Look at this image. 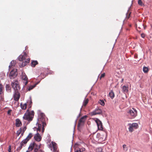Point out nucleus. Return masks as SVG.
<instances>
[{"mask_svg":"<svg viewBox=\"0 0 152 152\" xmlns=\"http://www.w3.org/2000/svg\"><path fill=\"white\" fill-rule=\"evenodd\" d=\"M27 57L26 54L24 52L20 55L18 57L19 61H22L21 64H20V67H23L25 66L29 62V58H26Z\"/></svg>","mask_w":152,"mask_h":152,"instance_id":"1","label":"nucleus"},{"mask_svg":"<svg viewBox=\"0 0 152 152\" xmlns=\"http://www.w3.org/2000/svg\"><path fill=\"white\" fill-rule=\"evenodd\" d=\"M34 112L33 111L29 112L28 110H27L24 114L23 118V119L31 121L32 120L34 116Z\"/></svg>","mask_w":152,"mask_h":152,"instance_id":"2","label":"nucleus"},{"mask_svg":"<svg viewBox=\"0 0 152 152\" xmlns=\"http://www.w3.org/2000/svg\"><path fill=\"white\" fill-rule=\"evenodd\" d=\"M39 118L38 119L39 121H41L42 124V132L43 133L44 131V127L46 126V124L45 121V116L43 113H41L39 115Z\"/></svg>","mask_w":152,"mask_h":152,"instance_id":"3","label":"nucleus"},{"mask_svg":"<svg viewBox=\"0 0 152 152\" xmlns=\"http://www.w3.org/2000/svg\"><path fill=\"white\" fill-rule=\"evenodd\" d=\"M11 85L15 91H18L20 89L18 82L17 80H14L12 82Z\"/></svg>","mask_w":152,"mask_h":152,"instance_id":"4","label":"nucleus"},{"mask_svg":"<svg viewBox=\"0 0 152 152\" xmlns=\"http://www.w3.org/2000/svg\"><path fill=\"white\" fill-rule=\"evenodd\" d=\"M128 113L132 118H135L137 115V111L134 108L129 110Z\"/></svg>","mask_w":152,"mask_h":152,"instance_id":"5","label":"nucleus"},{"mask_svg":"<svg viewBox=\"0 0 152 152\" xmlns=\"http://www.w3.org/2000/svg\"><path fill=\"white\" fill-rule=\"evenodd\" d=\"M17 75V72L16 69L12 70L10 72L9 77L11 79H13Z\"/></svg>","mask_w":152,"mask_h":152,"instance_id":"6","label":"nucleus"},{"mask_svg":"<svg viewBox=\"0 0 152 152\" xmlns=\"http://www.w3.org/2000/svg\"><path fill=\"white\" fill-rule=\"evenodd\" d=\"M49 148L51 151L55 152L56 151L57 148L56 144L53 142H52L49 145Z\"/></svg>","mask_w":152,"mask_h":152,"instance_id":"7","label":"nucleus"},{"mask_svg":"<svg viewBox=\"0 0 152 152\" xmlns=\"http://www.w3.org/2000/svg\"><path fill=\"white\" fill-rule=\"evenodd\" d=\"M96 122L97 124L98 129L102 130L103 129L102 123V122L98 119H96Z\"/></svg>","mask_w":152,"mask_h":152,"instance_id":"8","label":"nucleus"},{"mask_svg":"<svg viewBox=\"0 0 152 152\" xmlns=\"http://www.w3.org/2000/svg\"><path fill=\"white\" fill-rule=\"evenodd\" d=\"M87 117V116L86 115H85L80 118L78 123V126H80L83 125Z\"/></svg>","mask_w":152,"mask_h":152,"instance_id":"9","label":"nucleus"},{"mask_svg":"<svg viewBox=\"0 0 152 152\" xmlns=\"http://www.w3.org/2000/svg\"><path fill=\"white\" fill-rule=\"evenodd\" d=\"M102 111L101 109L98 107L96 108L95 110L92 112L91 114L93 115L97 114H100L102 113Z\"/></svg>","mask_w":152,"mask_h":152,"instance_id":"10","label":"nucleus"},{"mask_svg":"<svg viewBox=\"0 0 152 152\" xmlns=\"http://www.w3.org/2000/svg\"><path fill=\"white\" fill-rule=\"evenodd\" d=\"M20 94L18 92V91H15V93L14 95V100L16 101H17L19 99L20 97Z\"/></svg>","mask_w":152,"mask_h":152,"instance_id":"11","label":"nucleus"},{"mask_svg":"<svg viewBox=\"0 0 152 152\" xmlns=\"http://www.w3.org/2000/svg\"><path fill=\"white\" fill-rule=\"evenodd\" d=\"M22 78L23 80V83L24 84V86H26L28 83L27 76L25 74H23Z\"/></svg>","mask_w":152,"mask_h":152,"instance_id":"12","label":"nucleus"},{"mask_svg":"<svg viewBox=\"0 0 152 152\" xmlns=\"http://www.w3.org/2000/svg\"><path fill=\"white\" fill-rule=\"evenodd\" d=\"M34 138L35 140L38 142L40 141L41 140V137L40 134L38 133L35 135Z\"/></svg>","mask_w":152,"mask_h":152,"instance_id":"13","label":"nucleus"},{"mask_svg":"<svg viewBox=\"0 0 152 152\" xmlns=\"http://www.w3.org/2000/svg\"><path fill=\"white\" fill-rule=\"evenodd\" d=\"M22 125L19 119H17L16 120V125L17 127H19Z\"/></svg>","mask_w":152,"mask_h":152,"instance_id":"14","label":"nucleus"},{"mask_svg":"<svg viewBox=\"0 0 152 152\" xmlns=\"http://www.w3.org/2000/svg\"><path fill=\"white\" fill-rule=\"evenodd\" d=\"M122 89L124 93H126L128 92V87H127L125 86H124L122 87Z\"/></svg>","mask_w":152,"mask_h":152,"instance_id":"15","label":"nucleus"},{"mask_svg":"<svg viewBox=\"0 0 152 152\" xmlns=\"http://www.w3.org/2000/svg\"><path fill=\"white\" fill-rule=\"evenodd\" d=\"M109 95L110 98L112 99L114 98L115 96L114 93L113 91H111L110 92H109Z\"/></svg>","mask_w":152,"mask_h":152,"instance_id":"16","label":"nucleus"},{"mask_svg":"<svg viewBox=\"0 0 152 152\" xmlns=\"http://www.w3.org/2000/svg\"><path fill=\"white\" fill-rule=\"evenodd\" d=\"M20 106L21 109L23 110H25L26 108V103H25L23 104L22 103L20 104Z\"/></svg>","mask_w":152,"mask_h":152,"instance_id":"17","label":"nucleus"},{"mask_svg":"<svg viewBox=\"0 0 152 152\" xmlns=\"http://www.w3.org/2000/svg\"><path fill=\"white\" fill-rule=\"evenodd\" d=\"M28 141L26 139L23 140L20 143V145L23 146L26 144Z\"/></svg>","mask_w":152,"mask_h":152,"instance_id":"18","label":"nucleus"},{"mask_svg":"<svg viewBox=\"0 0 152 152\" xmlns=\"http://www.w3.org/2000/svg\"><path fill=\"white\" fill-rule=\"evenodd\" d=\"M16 64V62L15 61H12L10 62V64L9 66V68H10V67L12 66H14Z\"/></svg>","mask_w":152,"mask_h":152,"instance_id":"19","label":"nucleus"},{"mask_svg":"<svg viewBox=\"0 0 152 152\" xmlns=\"http://www.w3.org/2000/svg\"><path fill=\"white\" fill-rule=\"evenodd\" d=\"M6 90L8 92H10L11 91V88L8 85H6Z\"/></svg>","mask_w":152,"mask_h":152,"instance_id":"20","label":"nucleus"},{"mask_svg":"<svg viewBox=\"0 0 152 152\" xmlns=\"http://www.w3.org/2000/svg\"><path fill=\"white\" fill-rule=\"evenodd\" d=\"M37 64L38 62L37 61H33L31 62V66L34 67Z\"/></svg>","mask_w":152,"mask_h":152,"instance_id":"21","label":"nucleus"},{"mask_svg":"<svg viewBox=\"0 0 152 152\" xmlns=\"http://www.w3.org/2000/svg\"><path fill=\"white\" fill-rule=\"evenodd\" d=\"M37 124H38V127L37 129V131H39L40 132L42 128V125L41 124H38V122L37 123Z\"/></svg>","mask_w":152,"mask_h":152,"instance_id":"22","label":"nucleus"},{"mask_svg":"<svg viewBox=\"0 0 152 152\" xmlns=\"http://www.w3.org/2000/svg\"><path fill=\"white\" fill-rule=\"evenodd\" d=\"M32 136V134L30 133L26 139L28 141L31 138Z\"/></svg>","mask_w":152,"mask_h":152,"instance_id":"23","label":"nucleus"},{"mask_svg":"<svg viewBox=\"0 0 152 152\" xmlns=\"http://www.w3.org/2000/svg\"><path fill=\"white\" fill-rule=\"evenodd\" d=\"M143 71L145 73H147L148 71V68L147 67H143Z\"/></svg>","mask_w":152,"mask_h":152,"instance_id":"24","label":"nucleus"},{"mask_svg":"<svg viewBox=\"0 0 152 152\" xmlns=\"http://www.w3.org/2000/svg\"><path fill=\"white\" fill-rule=\"evenodd\" d=\"M131 125L135 129L137 128L138 127V125L136 123H133L132 124H131Z\"/></svg>","mask_w":152,"mask_h":152,"instance_id":"25","label":"nucleus"},{"mask_svg":"<svg viewBox=\"0 0 152 152\" xmlns=\"http://www.w3.org/2000/svg\"><path fill=\"white\" fill-rule=\"evenodd\" d=\"M99 103L102 106H104L105 104V103L103 100H99Z\"/></svg>","mask_w":152,"mask_h":152,"instance_id":"26","label":"nucleus"},{"mask_svg":"<svg viewBox=\"0 0 152 152\" xmlns=\"http://www.w3.org/2000/svg\"><path fill=\"white\" fill-rule=\"evenodd\" d=\"M88 102V99H85L83 101V105L84 106H86Z\"/></svg>","mask_w":152,"mask_h":152,"instance_id":"27","label":"nucleus"},{"mask_svg":"<svg viewBox=\"0 0 152 152\" xmlns=\"http://www.w3.org/2000/svg\"><path fill=\"white\" fill-rule=\"evenodd\" d=\"M132 126L131 124H129V129L130 132H132L133 131V129Z\"/></svg>","mask_w":152,"mask_h":152,"instance_id":"28","label":"nucleus"},{"mask_svg":"<svg viewBox=\"0 0 152 152\" xmlns=\"http://www.w3.org/2000/svg\"><path fill=\"white\" fill-rule=\"evenodd\" d=\"M3 86L1 84H0V94H1L3 93Z\"/></svg>","mask_w":152,"mask_h":152,"instance_id":"29","label":"nucleus"},{"mask_svg":"<svg viewBox=\"0 0 152 152\" xmlns=\"http://www.w3.org/2000/svg\"><path fill=\"white\" fill-rule=\"evenodd\" d=\"M123 147L124 150L125 151H127L128 148L126 145H123Z\"/></svg>","mask_w":152,"mask_h":152,"instance_id":"30","label":"nucleus"},{"mask_svg":"<svg viewBox=\"0 0 152 152\" xmlns=\"http://www.w3.org/2000/svg\"><path fill=\"white\" fill-rule=\"evenodd\" d=\"M36 84L34 85V86H31L28 87V91H30V90L34 88L36 86Z\"/></svg>","mask_w":152,"mask_h":152,"instance_id":"31","label":"nucleus"},{"mask_svg":"<svg viewBox=\"0 0 152 152\" xmlns=\"http://www.w3.org/2000/svg\"><path fill=\"white\" fill-rule=\"evenodd\" d=\"M96 151L97 152H101L102 150V148L101 147L98 148L96 149Z\"/></svg>","mask_w":152,"mask_h":152,"instance_id":"32","label":"nucleus"},{"mask_svg":"<svg viewBox=\"0 0 152 152\" xmlns=\"http://www.w3.org/2000/svg\"><path fill=\"white\" fill-rule=\"evenodd\" d=\"M138 4L142 6L144 5L141 0H138Z\"/></svg>","mask_w":152,"mask_h":152,"instance_id":"33","label":"nucleus"},{"mask_svg":"<svg viewBox=\"0 0 152 152\" xmlns=\"http://www.w3.org/2000/svg\"><path fill=\"white\" fill-rule=\"evenodd\" d=\"M33 148H34L33 145H30L28 147V149L30 151H32L33 150Z\"/></svg>","mask_w":152,"mask_h":152,"instance_id":"34","label":"nucleus"},{"mask_svg":"<svg viewBox=\"0 0 152 152\" xmlns=\"http://www.w3.org/2000/svg\"><path fill=\"white\" fill-rule=\"evenodd\" d=\"M31 103H32V102H31V100H30L29 101H28L27 102V104H29L30 107H31Z\"/></svg>","mask_w":152,"mask_h":152,"instance_id":"35","label":"nucleus"},{"mask_svg":"<svg viewBox=\"0 0 152 152\" xmlns=\"http://www.w3.org/2000/svg\"><path fill=\"white\" fill-rule=\"evenodd\" d=\"M23 145H20V146H19L18 148L17 149V151H19L22 148Z\"/></svg>","mask_w":152,"mask_h":152,"instance_id":"36","label":"nucleus"},{"mask_svg":"<svg viewBox=\"0 0 152 152\" xmlns=\"http://www.w3.org/2000/svg\"><path fill=\"white\" fill-rule=\"evenodd\" d=\"M105 75V74L104 73L102 74V75H101L100 76V79H101L102 78L104 77Z\"/></svg>","mask_w":152,"mask_h":152,"instance_id":"37","label":"nucleus"},{"mask_svg":"<svg viewBox=\"0 0 152 152\" xmlns=\"http://www.w3.org/2000/svg\"><path fill=\"white\" fill-rule=\"evenodd\" d=\"M8 151L9 152H11V145H9V148L8 149Z\"/></svg>","mask_w":152,"mask_h":152,"instance_id":"38","label":"nucleus"},{"mask_svg":"<svg viewBox=\"0 0 152 152\" xmlns=\"http://www.w3.org/2000/svg\"><path fill=\"white\" fill-rule=\"evenodd\" d=\"M21 131H22L21 130V129H20V130H19L17 132L18 135H19L20 134V132H21Z\"/></svg>","mask_w":152,"mask_h":152,"instance_id":"39","label":"nucleus"},{"mask_svg":"<svg viewBox=\"0 0 152 152\" xmlns=\"http://www.w3.org/2000/svg\"><path fill=\"white\" fill-rule=\"evenodd\" d=\"M141 36L142 38H144L145 37V34H144L142 33L141 34Z\"/></svg>","mask_w":152,"mask_h":152,"instance_id":"40","label":"nucleus"},{"mask_svg":"<svg viewBox=\"0 0 152 152\" xmlns=\"http://www.w3.org/2000/svg\"><path fill=\"white\" fill-rule=\"evenodd\" d=\"M26 127H24L22 129V132H23V133H24V131L26 130Z\"/></svg>","mask_w":152,"mask_h":152,"instance_id":"41","label":"nucleus"},{"mask_svg":"<svg viewBox=\"0 0 152 152\" xmlns=\"http://www.w3.org/2000/svg\"><path fill=\"white\" fill-rule=\"evenodd\" d=\"M75 152H82L81 151L80 149H79L78 150H77L75 151Z\"/></svg>","mask_w":152,"mask_h":152,"instance_id":"42","label":"nucleus"},{"mask_svg":"<svg viewBox=\"0 0 152 152\" xmlns=\"http://www.w3.org/2000/svg\"><path fill=\"white\" fill-rule=\"evenodd\" d=\"M38 149L37 148H35L34 150V152H37Z\"/></svg>","mask_w":152,"mask_h":152,"instance_id":"43","label":"nucleus"},{"mask_svg":"<svg viewBox=\"0 0 152 152\" xmlns=\"http://www.w3.org/2000/svg\"><path fill=\"white\" fill-rule=\"evenodd\" d=\"M11 110H9L8 111L7 113H8V114H9L10 113V112H11Z\"/></svg>","mask_w":152,"mask_h":152,"instance_id":"44","label":"nucleus"},{"mask_svg":"<svg viewBox=\"0 0 152 152\" xmlns=\"http://www.w3.org/2000/svg\"><path fill=\"white\" fill-rule=\"evenodd\" d=\"M24 133H23V132H22V134H21V135L22 136L23 135V134Z\"/></svg>","mask_w":152,"mask_h":152,"instance_id":"45","label":"nucleus"},{"mask_svg":"<svg viewBox=\"0 0 152 152\" xmlns=\"http://www.w3.org/2000/svg\"><path fill=\"white\" fill-rule=\"evenodd\" d=\"M123 80H124L123 79H122L121 81H122V82H123Z\"/></svg>","mask_w":152,"mask_h":152,"instance_id":"46","label":"nucleus"},{"mask_svg":"<svg viewBox=\"0 0 152 152\" xmlns=\"http://www.w3.org/2000/svg\"><path fill=\"white\" fill-rule=\"evenodd\" d=\"M41 152H44L43 151H41Z\"/></svg>","mask_w":152,"mask_h":152,"instance_id":"47","label":"nucleus"},{"mask_svg":"<svg viewBox=\"0 0 152 152\" xmlns=\"http://www.w3.org/2000/svg\"><path fill=\"white\" fill-rule=\"evenodd\" d=\"M26 152H29V151H26Z\"/></svg>","mask_w":152,"mask_h":152,"instance_id":"48","label":"nucleus"},{"mask_svg":"<svg viewBox=\"0 0 152 152\" xmlns=\"http://www.w3.org/2000/svg\"><path fill=\"white\" fill-rule=\"evenodd\" d=\"M75 126L74 127V128H75Z\"/></svg>","mask_w":152,"mask_h":152,"instance_id":"49","label":"nucleus"}]
</instances>
